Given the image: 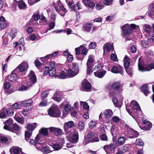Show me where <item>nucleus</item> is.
I'll return each instance as SVG.
<instances>
[{"label":"nucleus","instance_id":"nucleus-1","mask_svg":"<svg viewBox=\"0 0 154 154\" xmlns=\"http://www.w3.org/2000/svg\"><path fill=\"white\" fill-rule=\"evenodd\" d=\"M130 105L126 106L127 111L134 119L139 118V115L141 114L142 111L138 103L135 100H132Z\"/></svg>","mask_w":154,"mask_h":154},{"label":"nucleus","instance_id":"nucleus-2","mask_svg":"<svg viewBox=\"0 0 154 154\" xmlns=\"http://www.w3.org/2000/svg\"><path fill=\"white\" fill-rule=\"evenodd\" d=\"M28 79L26 82V84L27 87L22 85L21 87V90L22 91L26 90H27V87H30L33 84L36 82L37 79L36 75L34 71H31L28 76Z\"/></svg>","mask_w":154,"mask_h":154},{"label":"nucleus","instance_id":"nucleus-3","mask_svg":"<svg viewBox=\"0 0 154 154\" xmlns=\"http://www.w3.org/2000/svg\"><path fill=\"white\" fill-rule=\"evenodd\" d=\"M28 68V65L27 62H23L14 69V72H17L19 76H23L25 74Z\"/></svg>","mask_w":154,"mask_h":154},{"label":"nucleus","instance_id":"nucleus-4","mask_svg":"<svg viewBox=\"0 0 154 154\" xmlns=\"http://www.w3.org/2000/svg\"><path fill=\"white\" fill-rule=\"evenodd\" d=\"M48 112L49 115L53 117H60L61 115L59 109L55 106L50 108L48 110Z\"/></svg>","mask_w":154,"mask_h":154},{"label":"nucleus","instance_id":"nucleus-5","mask_svg":"<svg viewBox=\"0 0 154 154\" xmlns=\"http://www.w3.org/2000/svg\"><path fill=\"white\" fill-rule=\"evenodd\" d=\"M91 87V85L88 81L87 80L84 79L82 82L81 90L83 91H90Z\"/></svg>","mask_w":154,"mask_h":154},{"label":"nucleus","instance_id":"nucleus-6","mask_svg":"<svg viewBox=\"0 0 154 154\" xmlns=\"http://www.w3.org/2000/svg\"><path fill=\"white\" fill-rule=\"evenodd\" d=\"M122 36H125L130 34L131 32L129 28V25L126 24L122 26Z\"/></svg>","mask_w":154,"mask_h":154},{"label":"nucleus","instance_id":"nucleus-7","mask_svg":"<svg viewBox=\"0 0 154 154\" xmlns=\"http://www.w3.org/2000/svg\"><path fill=\"white\" fill-rule=\"evenodd\" d=\"M67 139L69 141L72 143H76L78 142L79 139L78 133H77L71 136L69 134L67 136Z\"/></svg>","mask_w":154,"mask_h":154},{"label":"nucleus","instance_id":"nucleus-8","mask_svg":"<svg viewBox=\"0 0 154 154\" xmlns=\"http://www.w3.org/2000/svg\"><path fill=\"white\" fill-rule=\"evenodd\" d=\"M138 66L139 70L142 72L149 71L152 69H154V63L148 64L146 67H145L139 63Z\"/></svg>","mask_w":154,"mask_h":154},{"label":"nucleus","instance_id":"nucleus-9","mask_svg":"<svg viewBox=\"0 0 154 154\" xmlns=\"http://www.w3.org/2000/svg\"><path fill=\"white\" fill-rule=\"evenodd\" d=\"M142 122L143 123V126L141 127L139 126V127L142 129L145 130H149L152 126V123L147 120H144L142 119Z\"/></svg>","mask_w":154,"mask_h":154},{"label":"nucleus","instance_id":"nucleus-10","mask_svg":"<svg viewBox=\"0 0 154 154\" xmlns=\"http://www.w3.org/2000/svg\"><path fill=\"white\" fill-rule=\"evenodd\" d=\"M117 147L116 145L114 144L111 143L109 145H106L104 146L103 149L107 154H109L112 151L114 150Z\"/></svg>","mask_w":154,"mask_h":154},{"label":"nucleus","instance_id":"nucleus-11","mask_svg":"<svg viewBox=\"0 0 154 154\" xmlns=\"http://www.w3.org/2000/svg\"><path fill=\"white\" fill-rule=\"evenodd\" d=\"M127 131L128 134V137L130 138H136L139 135V133L137 131L130 128H128Z\"/></svg>","mask_w":154,"mask_h":154},{"label":"nucleus","instance_id":"nucleus-12","mask_svg":"<svg viewBox=\"0 0 154 154\" xmlns=\"http://www.w3.org/2000/svg\"><path fill=\"white\" fill-rule=\"evenodd\" d=\"M123 68L120 65L114 66L112 67L111 72L114 73H120L122 75L123 73Z\"/></svg>","mask_w":154,"mask_h":154},{"label":"nucleus","instance_id":"nucleus-13","mask_svg":"<svg viewBox=\"0 0 154 154\" xmlns=\"http://www.w3.org/2000/svg\"><path fill=\"white\" fill-rule=\"evenodd\" d=\"M17 73L16 72H14V70L12 71L10 75L6 77V78L9 81L13 82L15 81L18 77Z\"/></svg>","mask_w":154,"mask_h":154},{"label":"nucleus","instance_id":"nucleus-14","mask_svg":"<svg viewBox=\"0 0 154 154\" xmlns=\"http://www.w3.org/2000/svg\"><path fill=\"white\" fill-rule=\"evenodd\" d=\"M55 8L56 11L62 16H64L67 12L66 9L62 5L55 6Z\"/></svg>","mask_w":154,"mask_h":154},{"label":"nucleus","instance_id":"nucleus-15","mask_svg":"<svg viewBox=\"0 0 154 154\" xmlns=\"http://www.w3.org/2000/svg\"><path fill=\"white\" fill-rule=\"evenodd\" d=\"M17 4L20 9H26L27 8L26 5L23 0L17 1L15 0V2L13 5Z\"/></svg>","mask_w":154,"mask_h":154},{"label":"nucleus","instance_id":"nucleus-16","mask_svg":"<svg viewBox=\"0 0 154 154\" xmlns=\"http://www.w3.org/2000/svg\"><path fill=\"white\" fill-rule=\"evenodd\" d=\"M41 146H42V149H38V150L41 151L45 153H49L53 151V150L51 149L52 147H50L47 146H45L44 145H45V144L43 143H41Z\"/></svg>","mask_w":154,"mask_h":154},{"label":"nucleus","instance_id":"nucleus-17","mask_svg":"<svg viewBox=\"0 0 154 154\" xmlns=\"http://www.w3.org/2000/svg\"><path fill=\"white\" fill-rule=\"evenodd\" d=\"M50 131L51 133H54L56 135H59L62 134L63 130L61 129L55 127L49 128Z\"/></svg>","mask_w":154,"mask_h":154},{"label":"nucleus","instance_id":"nucleus-18","mask_svg":"<svg viewBox=\"0 0 154 154\" xmlns=\"http://www.w3.org/2000/svg\"><path fill=\"white\" fill-rule=\"evenodd\" d=\"M59 54V52L58 51H54L53 53L48 54L45 57H41V60L44 63H46L48 62V59H47L48 57H55Z\"/></svg>","mask_w":154,"mask_h":154},{"label":"nucleus","instance_id":"nucleus-19","mask_svg":"<svg viewBox=\"0 0 154 154\" xmlns=\"http://www.w3.org/2000/svg\"><path fill=\"white\" fill-rule=\"evenodd\" d=\"M40 18V16L38 14H33L32 18L29 20V24L33 25H36V21L38 20Z\"/></svg>","mask_w":154,"mask_h":154},{"label":"nucleus","instance_id":"nucleus-20","mask_svg":"<svg viewBox=\"0 0 154 154\" xmlns=\"http://www.w3.org/2000/svg\"><path fill=\"white\" fill-rule=\"evenodd\" d=\"M68 5L69 7L72 10L75 11L77 10H79L80 8V5L79 2H77L75 5H74L72 2H69L68 3Z\"/></svg>","mask_w":154,"mask_h":154},{"label":"nucleus","instance_id":"nucleus-21","mask_svg":"<svg viewBox=\"0 0 154 154\" xmlns=\"http://www.w3.org/2000/svg\"><path fill=\"white\" fill-rule=\"evenodd\" d=\"M10 151L11 153H13L14 154H20L22 153V149L17 146L11 147Z\"/></svg>","mask_w":154,"mask_h":154},{"label":"nucleus","instance_id":"nucleus-22","mask_svg":"<svg viewBox=\"0 0 154 154\" xmlns=\"http://www.w3.org/2000/svg\"><path fill=\"white\" fill-rule=\"evenodd\" d=\"M106 127L104 126L101 128L100 129V132L103 133L100 136V138L102 140L107 141L108 140L107 137L106 135L104 133L105 132V129H106Z\"/></svg>","mask_w":154,"mask_h":154},{"label":"nucleus","instance_id":"nucleus-23","mask_svg":"<svg viewBox=\"0 0 154 154\" xmlns=\"http://www.w3.org/2000/svg\"><path fill=\"white\" fill-rule=\"evenodd\" d=\"M103 114L105 118L109 119L112 116L113 112L111 109H107L104 110Z\"/></svg>","mask_w":154,"mask_h":154},{"label":"nucleus","instance_id":"nucleus-24","mask_svg":"<svg viewBox=\"0 0 154 154\" xmlns=\"http://www.w3.org/2000/svg\"><path fill=\"white\" fill-rule=\"evenodd\" d=\"M106 72V71L105 70L97 71L94 72V75L95 76L99 78H102L104 76Z\"/></svg>","mask_w":154,"mask_h":154},{"label":"nucleus","instance_id":"nucleus-25","mask_svg":"<svg viewBox=\"0 0 154 154\" xmlns=\"http://www.w3.org/2000/svg\"><path fill=\"white\" fill-rule=\"evenodd\" d=\"M7 25L5 18L3 16H2L0 17V27L1 29H5Z\"/></svg>","mask_w":154,"mask_h":154},{"label":"nucleus","instance_id":"nucleus-26","mask_svg":"<svg viewBox=\"0 0 154 154\" xmlns=\"http://www.w3.org/2000/svg\"><path fill=\"white\" fill-rule=\"evenodd\" d=\"M124 61V66L125 69L129 68V67L130 65V63L129 61V59L127 56H125L123 60Z\"/></svg>","mask_w":154,"mask_h":154},{"label":"nucleus","instance_id":"nucleus-27","mask_svg":"<svg viewBox=\"0 0 154 154\" xmlns=\"http://www.w3.org/2000/svg\"><path fill=\"white\" fill-rule=\"evenodd\" d=\"M78 73L76 72H74L71 69H68L67 72V76L68 78H72L76 75Z\"/></svg>","mask_w":154,"mask_h":154},{"label":"nucleus","instance_id":"nucleus-28","mask_svg":"<svg viewBox=\"0 0 154 154\" xmlns=\"http://www.w3.org/2000/svg\"><path fill=\"white\" fill-rule=\"evenodd\" d=\"M30 143L32 145H34L37 149H42L41 143H37L36 141L33 139H31L30 140Z\"/></svg>","mask_w":154,"mask_h":154},{"label":"nucleus","instance_id":"nucleus-29","mask_svg":"<svg viewBox=\"0 0 154 154\" xmlns=\"http://www.w3.org/2000/svg\"><path fill=\"white\" fill-rule=\"evenodd\" d=\"M94 62V56L93 55H90L88 57V59L86 63L87 65L88 66H93Z\"/></svg>","mask_w":154,"mask_h":154},{"label":"nucleus","instance_id":"nucleus-30","mask_svg":"<svg viewBox=\"0 0 154 154\" xmlns=\"http://www.w3.org/2000/svg\"><path fill=\"white\" fill-rule=\"evenodd\" d=\"M32 103V100L31 99H29L22 102L21 104L22 106H27L31 105Z\"/></svg>","mask_w":154,"mask_h":154},{"label":"nucleus","instance_id":"nucleus-31","mask_svg":"<svg viewBox=\"0 0 154 154\" xmlns=\"http://www.w3.org/2000/svg\"><path fill=\"white\" fill-rule=\"evenodd\" d=\"M84 30L86 32H90L92 28V24L91 23H86L83 25Z\"/></svg>","mask_w":154,"mask_h":154},{"label":"nucleus","instance_id":"nucleus-32","mask_svg":"<svg viewBox=\"0 0 154 154\" xmlns=\"http://www.w3.org/2000/svg\"><path fill=\"white\" fill-rule=\"evenodd\" d=\"M141 89L144 94L146 96H147L148 94L149 93V91L148 87L147 85H143L141 87Z\"/></svg>","mask_w":154,"mask_h":154},{"label":"nucleus","instance_id":"nucleus-33","mask_svg":"<svg viewBox=\"0 0 154 154\" xmlns=\"http://www.w3.org/2000/svg\"><path fill=\"white\" fill-rule=\"evenodd\" d=\"M49 128H42L39 131L40 134L43 135L44 136H47L48 135V130Z\"/></svg>","mask_w":154,"mask_h":154},{"label":"nucleus","instance_id":"nucleus-34","mask_svg":"<svg viewBox=\"0 0 154 154\" xmlns=\"http://www.w3.org/2000/svg\"><path fill=\"white\" fill-rule=\"evenodd\" d=\"M8 138L6 137L0 136V146H2L4 143H5L8 142Z\"/></svg>","mask_w":154,"mask_h":154},{"label":"nucleus","instance_id":"nucleus-35","mask_svg":"<svg viewBox=\"0 0 154 154\" xmlns=\"http://www.w3.org/2000/svg\"><path fill=\"white\" fill-rule=\"evenodd\" d=\"M112 45L107 43L103 46V50L105 51L106 50L108 52H109L112 48Z\"/></svg>","mask_w":154,"mask_h":154},{"label":"nucleus","instance_id":"nucleus-36","mask_svg":"<svg viewBox=\"0 0 154 154\" xmlns=\"http://www.w3.org/2000/svg\"><path fill=\"white\" fill-rule=\"evenodd\" d=\"M120 83L119 82H114L112 85V87L114 90H118L120 88Z\"/></svg>","mask_w":154,"mask_h":154},{"label":"nucleus","instance_id":"nucleus-37","mask_svg":"<svg viewBox=\"0 0 154 154\" xmlns=\"http://www.w3.org/2000/svg\"><path fill=\"white\" fill-rule=\"evenodd\" d=\"M55 25V22H51L49 24L48 26L49 27L47 28L46 32H48L49 30H50L53 29Z\"/></svg>","mask_w":154,"mask_h":154},{"label":"nucleus","instance_id":"nucleus-38","mask_svg":"<svg viewBox=\"0 0 154 154\" xmlns=\"http://www.w3.org/2000/svg\"><path fill=\"white\" fill-rule=\"evenodd\" d=\"M125 137H121L118 138L117 143L119 145H121L125 143Z\"/></svg>","mask_w":154,"mask_h":154},{"label":"nucleus","instance_id":"nucleus-39","mask_svg":"<svg viewBox=\"0 0 154 154\" xmlns=\"http://www.w3.org/2000/svg\"><path fill=\"white\" fill-rule=\"evenodd\" d=\"M112 101L115 107L118 108H120L121 105L119 103L118 99L116 98H113L112 99Z\"/></svg>","mask_w":154,"mask_h":154},{"label":"nucleus","instance_id":"nucleus-40","mask_svg":"<svg viewBox=\"0 0 154 154\" xmlns=\"http://www.w3.org/2000/svg\"><path fill=\"white\" fill-rule=\"evenodd\" d=\"M49 70V76L54 77L55 78L58 77V76L56 74V69H51Z\"/></svg>","mask_w":154,"mask_h":154},{"label":"nucleus","instance_id":"nucleus-41","mask_svg":"<svg viewBox=\"0 0 154 154\" xmlns=\"http://www.w3.org/2000/svg\"><path fill=\"white\" fill-rule=\"evenodd\" d=\"M64 125L68 128H71L74 126V123L73 121H70L65 122Z\"/></svg>","mask_w":154,"mask_h":154},{"label":"nucleus","instance_id":"nucleus-42","mask_svg":"<svg viewBox=\"0 0 154 154\" xmlns=\"http://www.w3.org/2000/svg\"><path fill=\"white\" fill-rule=\"evenodd\" d=\"M55 64L54 62H52L48 66L46 67V69H48V70H51L55 69Z\"/></svg>","mask_w":154,"mask_h":154},{"label":"nucleus","instance_id":"nucleus-43","mask_svg":"<svg viewBox=\"0 0 154 154\" xmlns=\"http://www.w3.org/2000/svg\"><path fill=\"white\" fill-rule=\"evenodd\" d=\"M141 45L143 47L148 48L149 46V42L146 40L142 41L141 42Z\"/></svg>","mask_w":154,"mask_h":154},{"label":"nucleus","instance_id":"nucleus-44","mask_svg":"<svg viewBox=\"0 0 154 154\" xmlns=\"http://www.w3.org/2000/svg\"><path fill=\"white\" fill-rule=\"evenodd\" d=\"M48 94L49 92L48 91H43L41 95L42 100H45V98L47 97Z\"/></svg>","mask_w":154,"mask_h":154},{"label":"nucleus","instance_id":"nucleus-45","mask_svg":"<svg viewBox=\"0 0 154 154\" xmlns=\"http://www.w3.org/2000/svg\"><path fill=\"white\" fill-rule=\"evenodd\" d=\"M32 133V132H30L29 131H26L25 132V139L26 141H28Z\"/></svg>","mask_w":154,"mask_h":154},{"label":"nucleus","instance_id":"nucleus-46","mask_svg":"<svg viewBox=\"0 0 154 154\" xmlns=\"http://www.w3.org/2000/svg\"><path fill=\"white\" fill-rule=\"evenodd\" d=\"M125 71L127 74L130 77H132L134 73L131 68H128L125 69Z\"/></svg>","mask_w":154,"mask_h":154},{"label":"nucleus","instance_id":"nucleus-47","mask_svg":"<svg viewBox=\"0 0 154 154\" xmlns=\"http://www.w3.org/2000/svg\"><path fill=\"white\" fill-rule=\"evenodd\" d=\"M14 111L11 108H8L7 109L6 112L10 116H12L14 114Z\"/></svg>","mask_w":154,"mask_h":154},{"label":"nucleus","instance_id":"nucleus-48","mask_svg":"<svg viewBox=\"0 0 154 154\" xmlns=\"http://www.w3.org/2000/svg\"><path fill=\"white\" fill-rule=\"evenodd\" d=\"M72 69L74 70V71L75 72H76V73H78L79 69L77 64L76 63H72Z\"/></svg>","mask_w":154,"mask_h":154},{"label":"nucleus","instance_id":"nucleus-49","mask_svg":"<svg viewBox=\"0 0 154 154\" xmlns=\"http://www.w3.org/2000/svg\"><path fill=\"white\" fill-rule=\"evenodd\" d=\"M52 148L55 150H58L60 149L62 146L59 144L55 143L53 145Z\"/></svg>","mask_w":154,"mask_h":154},{"label":"nucleus","instance_id":"nucleus-50","mask_svg":"<svg viewBox=\"0 0 154 154\" xmlns=\"http://www.w3.org/2000/svg\"><path fill=\"white\" fill-rule=\"evenodd\" d=\"M93 66H87V73L88 75H90L93 72V70L92 67Z\"/></svg>","mask_w":154,"mask_h":154},{"label":"nucleus","instance_id":"nucleus-51","mask_svg":"<svg viewBox=\"0 0 154 154\" xmlns=\"http://www.w3.org/2000/svg\"><path fill=\"white\" fill-rule=\"evenodd\" d=\"M83 47V45L80 46L79 47L76 48L75 50L76 52L75 54L76 55H79L80 54V51H81V49H82Z\"/></svg>","mask_w":154,"mask_h":154},{"label":"nucleus","instance_id":"nucleus-52","mask_svg":"<svg viewBox=\"0 0 154 154\" xmlns=\"http://www.w3.org/2000/svg\"><path fill=\"white\" fill-rule=\"evenodd\" d=\"M88 49H86L85 46H83L81 49V54L82 55L85 56L87 54Z\"/></svg>","mask_w":154,"mask_h":154},{"label":"nucleus","instance_id":"nucleus-53","mask_svg":"<svg viewBox=\"0 0 154 154\" xmlns=\"http://www.w3.org/2000/svg\"><path fill=\"white\" fill-rule=\"evenodd\" d=\"M80 103L81 106H83V108L85 109H87L89 108V106L86 103L81 101Z\"/></svg>","mask_w":154,"mask_h":154},{"label":"nucleus","instance_id":"nucleus-54","mask_svg":"<svg viewBox=\"0 0 154 154\" xmlns=\"http://www.w3.org/2000/svg\"><path fill=\"white\" fill-rule=\"evenodd\" d=\"M97 124L96 121L91 120L89 123V126L91 128H93Z\"/></svg>","mask_w":154,"mask_h":154},{"label":"nucleus","instance_id":"nucleus-55","mask_svg":"<svg viewBox=\"0 0 154 154\" xmlns=\"http://www.w3.org/2000/svg\"><path fill=\"white\" fill-rule=\"evenodd\" d=\"M145 31L147 33H149L151 30V26L148 25H145L144 26Z\"/></svg>","mask_w":154,"mask_h":154},{"label":"nucleus","instance_id":"nucleus-56","mask_svg":"<svg viewBox=\"0 0 154 154\" xmlns=\"http://www.w3.org/2000/svg\"><path fill=\"white\" fill-rule=\"evenodd\" d=\"M36 123L34 124L33 125H29L27 126V129L30 131H32L35 128V124Z\"/></svg>","mask_w":154,"mask_h":154},{"label":"nucleus","instance_id":"nucleus-57","mask_svg":"<svg viewBox=\"0 0 154 154\" xmlns=\"http://www.w3.org/2000/svg\"><path fill=\"white\" fill-rule=\"evenodd\" d=\"M15 120L18 122L23 124L24 122L23 119L19 117L16 116L14 117Z\"/></svg>","mask_w":154,"mask_h":154},{"label":"nucleus","instance_id":"nucleus-58","mask_svg":"<svg viewBox=\"0 0 154 154\" xmlns=\"http://www.w3.org/2000/svg\"><path fill=\"white\" fill-rule=\"evenodd\" d=\"M70 108V105L69 104H66L64 106V111L66 112H68Z\"/></svg>","mask_w":154,"mask_h":154},{"label":"nucleus","instance_id":"nucleus-59","mask_svg":"<svg viewBox=\"0 0 154 154\" xmlns=\"http://www.w3.org/2000/svg\"><path fill=\"white\" fill-rule=\"evenodd\" d=\"M79 128L81 130H83L84 128L85 125L83 122H80L78 124Z\"/></svg>","mask_w":154,"mask_h":154},{"label":"nucleus","instance_id":"nucleus-60","mask_svg":"<svg viewBox=\"0 0 154 154\" xmlns=\"http://www.w3.org/2000/svg\"><path fill=\"white\" fill-rule=\"evenodd\" d=\"M113 0H104L103 3L106 5H109L112 4Z\"/></svg>","mask_w":154,"mask_h":154},{"label":"nucleus","instance_id":"nucleus-61","mask_svg":"<svg viewBox=\"0 0 154 154\" xmlns=\"http://www.w3.org/2000/svg\"><path fill=\"white\" fill-rule=\"evenodd\" d=\"M64 129L65 133L66 134L70 133L71 131V128H68L64 125Z\"/></svg>","mask_w":154,"mask_h":154},{"label":"nucleus","instance_id":"nucleus-62","mask_svg":"<svg viewBox=\"0 0 154 154\" xmlns=\"http://www.w3.org/2000/svg\"><path fill=\"white\" fill-rule=\"evenodd\" d=\"M135 143L136 145L140 146H143L144 144L142 140L139 139H137Z\"/></svg>","mask_w":154,"mask_h":154},{"label":"nucleus","instance_id":"nucleus-63","mask_svg":"<svg viewBox=\"0 0 154 154\" xmlns=\"http://www.w3.org/2000/svg\"><path fill=\"white\" fill-rule=\"evenodd\" d=\"M60 78L61 79H64L67 78V75L64 71L61 72L60 75Z\"/></svg>","mask_w":154,"mask_h":154},{"label":"nucleus","instance_id":"nucleus-64","mask_svg":"<svg viewBox=\"0 0 154 154\" xmlns=\"http://www.w3.org/2000/svg\"><path fill=\"white\" fill-rule=\"evenodd\" d=\"M149 16L152 18H154V8L151 10L148 13Z\"/></svg>","mask_w":154,"mask_h":154}]
</instances>
